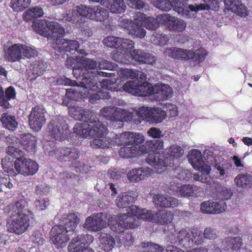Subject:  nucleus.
Masks as SVG:
<instances>
[{
	"instance_id": "obj_12",
	"label": "nucleus",
	"mask_w": 252,
	"mask_h": 252,
	"mask_svg": "<svg viewBox=\"0 0 252 252\" xmlns=\"http://www.w3.org/2000/svg\"><path fill=\"white\" fill-rule=\"evenodd\" d=\"M48 127L51 136L56 140L62 141L67 137L68 126L63 119L51 120Z\"/></svg>"
},
{
	"instance_id": "obj_16",
	"label": "nucleus",
	"mask_w": 252,
	"mask_h": 252,
	"mask_svg": "<svg viewBox=\"0 0 252 252\" xmlns=\"http://www.w3.org/2000/svg\"><path fill=\"white\" fill-rule=\"evenodd\" d=\"M205 3H201L199 5H194L193 4L189 5L187 0H184L183 3H179L180 7L176 8L178 11L181 13L183 16L186 17H190V12H197L199 10H208L212 9L213 10H216V8L219 7V3L217 5H213L211 2H205Z\"/></svg>"
},
{
	"instance_id": "obj_1",
	"label": "nucleus",
	"mask_w": 252,
	"mask_h": 252,
	"mask_svg": "<svg viewBox=\"0 0 252 252\" xmlns=\"http://www.w3.org/2000/svg\"><path fill=\"white\" fill-rule=\"evenodd\" d=\"M95 69H97L96 61L79 56L76 65L73 67V75L76 79L81 80L80 84L82 87L93 91H97L99 87L106 90L117 91L113 81L109 79H103L100 81L97 73L89 71Z\"/></svg>"
},
{
	"instance_id": "obj_22",
	"label": "nucleus",
	"mask_w": 252,
	"mask_h": 252,
	"mask_svg": "<svg viewBox=\"0 0 252 252\" xmlns=\"http://www.w3.org/2000/svg\"><path fill=\"white\" fill-rule=\"evenodd\" d=\"M125 110L120 108L106 107L100 110V114L107 119L113 122H119L120 125H123V122L126 121L125 118Z\"/></svg>"
},
{
	"instance_id": "obj_38",
	"label": "nucleus",
	"mask_w": 252,
	"mask_h": 252,
	"mask_svg": "<svg viewBox=\"0 0 252 252\" xmlns=\"http://www.w3.org/2000/svg\"><path fill=\"white\" fill-rule=\"evenodd\" d=\"M120 157L125 158H129L136 157L140 154V144H134L132 146H123L119 151Z\"/></svg>"
},
{
	"instance_id": "obj_55",
	"label": "nucleus",
	"mask_w": 252,
	"mask_h": 252,
	"mask_svg": "<svg viewBox=\"0 0 252 252\" xmlns=\"http://www.w3.org/2000/svg\"><path fill=\"white\" fill-rule=\"evenodd\" d=\"M7 154L19 161H24L25 159L24 152L18 148L8 146L6 149Z\"/></svg>"
},
{
	"instance_id": "obj_45",
	"label": "nucleus",
	"mask_w": 252,
	"mask_h": 252,
	"mask_svg": "<svg viewBox=\"0 0 252 252\" xmlns=\"http://www.w3.org/2000/svg\"><path fill=\"white\" fill-rule=\"evenodd\" d=\"M237 187L243 189L252 187V176L249 174H239L234 179Z\"/></svg>"
},
{
	"instance_id": "obj_2",
	"label": "nucleus",
	"mask_w": 252,
	"mask_h": 252,
	"mask_svg": "<svg viewBox=\"0 0 252 252\" xmlns=\"http://www.w3.org/2000/svg\"><path fill=\"white\" fill-rule=\"evenodd\" d=\"M3 213L10 218H16L7 221L8 231L17 235L25 232L30 225V220L34 219L33 213L28 207V202L24 199L13 201L5 206Z\"/></svg>"
},
{
	"instance_id": "obj_28",
	"label": "nucleus",
	"mask_w": 252,
	"mask_h": 252,
	"mask_svg": "<svg viewBox=\"0 0 252 252\" xmlns=\"http://www.w3.org/2000/svg\"><path fill=\"white\" fill-rule=\"evenodd\" d=\"M151 170L149 168H134L128 171L127 177L130 182L137 183L150 176Z\"/></svg>"
},
{
	"instance_id": "obj_14",
	"label": "nucleus",
	"mask_w": 252,
	"mask_h": 252,
	"mask_svg": "<svg viewBox=\"0 0 252 252\" xmlns=\"http://www.w3.org/2000/svg\"><path fill=\"white\" fill-rule=\"evenodd\" d=\"M28 118L31 128L38 131L46 123L45 111L39 106H35L32 107Z\"/></svg>"
},
{
	"instance_id": "obj_63",
	"label": "nucleus",
	"mask_w": 252,
	"mask_h": 252,
	"mask_svg": "<svg viewBox=\"0 0 252 252\" xmlns=\"http://www.w3.org/2000/svg\"><path fill=\"white\" fill-rule=\"evenodd\" d=\"M22 54L25 58L30 59L37 56L38 52L34 48V47L23 44Z\"/></svg>"
},
{
	"instance_id": "obj_27",
	"label": "nucleus",
	"mask_w": 252,
	"mask_h": 252,
	"mask_svg": "<svg viewBox=\"0 0 252 252\" xmlns=\"http://www.w3.org/2000/svg\"><path fill=\"white\" fill-rule=\"evenodd\" d=\"M200 164V165L195 167L194 169L200 171L201 173H197L194 174L193 179L207 185H210L211 183V179L209 174L211 170V166L208 163H206L204 160Z\"/></svg>"
},
{
	"instance_id": "obj_50",
	"label": "nucleus",
	"mask_w": 252,
	"mask_h": 252,
	"mask_svg": "<svg viewBox=\"0 0 252 252\" xmlns=\"http://www.w3.org/2000/svg\"><path fill=\"white\" fill-rule=\"evenodd\" d=\"M51 22L45 19L37 20L32 22V26L36 33L46 37L48 34L47 32L49 30V22Z\"/></svg>"
},
{
	"instance_id": "obj_60",
	"label": "nucleus",
	"mask_w": 252,
	"mask_h": 252,
	"mask_svg": "<svg viewBox=\"0 0 252 252\" xmlns=\"http://www.w3.org/2000/svg\"><path fill=\"white\" fill-rule=\"evenodd\" d=\"M120 37L115 36H108L104 38L103 41V44L112 48L118 49L120 44Z\"/></svg>"
},
{
	"instance_id": "obj_35",
	"label": "nucleus",
	"mask_w": 252,
	"mask_h": 252,
	"mask_svg": "<svg viewBox=\"0 0 252 252\" xmlns=\"http://www.w3.org/2000/svg\"><path fill=\"white\" fill-rule=\"evenodd\" d=\"M78 213H71L65 214L62 218V221L64 227L72 233L79 223L80 219Z\"/></svg>"
},
{
	"instance_id": "obj_21",
	"label": "nucleus",
	"mask_w": 252,
	"mask_h": 252,
	"mask_svg": "<svg viewBox=\"0 0 252 252\" xmlns=\"http://www.w3.org/2000/svg\"><path fill=\"white\" fill-rule=\"evenodd\" d=\"M227 208L226 204L223 201H214L208 200L203 201L200 204V210L205 214H218L224 211Z\"/></svg>"
},
{
	"instance_id": "obj_37",
	"label": "nucleus",
	"mask_w": 252,
	"mask_h": 252,
	"mask_svg": "<svg viewBox=\"0 0 252 252\" xmlns=\"http://www.w3.org/2000/svg\"><path fill=\"white\" fill-rule=\"evenodd\" d=\"M111 58L115 62L122 64H130L133 62L132 51L119 52L118 50H114L111 53Z\"/></svg>"
},
{
	"instance_id": "obj_40",
	"label": "nucleus",
	"mask_w": 252,
	"mask_h": 252,
	"mask_svg": "<svg viewBox=\"0 0 252 252\" xmlns=\"http://www.w3.org/2000/svg\"><path fill=\"white\" fill-rule=\"evenodd\" d=\"M188 50L177 47H171L167 48L165 53L172 59L182 61H189Z\"/></svg>"
},
{
	"instance_id": "obj_57",
	"label": "nucleus",
	"mask_w": 252,
	"mask_h": 252,
	"mask_svg": "<svg viewBox=\"0 0 252 252\" xmlns=\"http://www.w3.org/2000/svg\"><path fill=\"white\" fill-rule=\"evenodd\" d=\"M143 252H162L163 248L160 245L151 242H143L140 246Z\"/></svg>"
},
{
	"instance_id": "obj_53",
	"label": "nucleus",
	"mask_w": 252,
	"mask_h": 252,
	"mask_svg": "<svg viewBox=\"0 0 252 252\" xmlns=\"http://www.w3.org/2000/svg\"><path fill=\"white\" fill-rule=\"evenodd\" d=\"M203 160L201 153L198 150H192L189 155V161L194 168L200 165Z\"/></svg>"
},
{
	"instance_id": "obj_61",
	"label": "nucleus",
	"mask_w": 252,
	"mask_h": 252,
	"mask_svg": "<svg viewBox=\"0 0 252 252\" xmlns=\"http://www.w3.org/2000/svg\"><path fill=\"white\" fill-rule=\"evenodd\" d=\"M134 47V42L129 39L120 38V44L119 48L120 50L122 51H132Z\"/></svg>"
},
{
	"instance_id": "obj_17",
	"label": "nucleus",
	"mask_w": 252,
	"mask_h": 252,
	"mask_svg": "<svg viewBox=\"0 0 252 252\" xmlns=\"http://www.w3.org/2000/svg\"><path fill=\"white\" fill-rule=\"evenodd\" d=\"M116 145L118 146H132L134 144H140L144 140L143 136L139 133L126 131L120 135L114 136Z\"/></svg>"
},
{
	"instance_id": "obj_6",
	"label": "nucleus",
	"mask_w": 252,
	"mask_h": 252,
	"mask_svg": "<svg viewBox=\"0 0 252 252\" xmlns=\"http://www.w3.org/2000/svg\"><path fill=\"white\" fill-rule=\"evenodd\" d=\"M62 104L68 107L69 114L72 118L75 120L83 122V123H77L73 128V132L76 133L77 135H79V130L75 129L76 125L82 124L86 126L85 127L88 128L87 126H89V124L93 125L96 123V121L98 120L92 110L84 109L75 104L73 105L71 101L66 100V98H63Z\"/></svg>"
},
{
	"instance_id": "obj_34",
	"label": "nucleus",
	"mask_w": 252,
	"mask_h": 252,
	"mask_svg": "<svg viewBox=\"0 0 252 252\" xmlns=\"http://www.w3.org/2000/svg\"><path fill=\"white\" fill-rule=\"evenodd\" d=\"M163 155L159 152L150 153L146 158L147 162L155 168L162 169V167H167V162L164 160ZM166 162H167V161Z\"/></svg>"
},
{
	"instance_id": "obj_33",
	"label": "nucleus",
	"mask_w": 252,
	"mask_h": 252,
	"mask_svg": "<svg viewBox=\"0 0 252 252\" xmlns=\"http://www.w3.org/2000/svg\"><path fill=\"white\" fill-rule=\"evenodd\" d=\"M152 0L155 6L162 11H168L173 8L175 11L181 15V13L178 11L176 8L180 7L179 3H183L184 0H173L172 2L169 0Z\"/></svg>"
},
{
	"instance_id": "obj_24",
	"label": "nucleus",
	"mask_w": 252,
	"mask_h": 252,
	"mask_svg": "<svg viewBox=\"0 0 252 252\" xmlns=\"http://www.w3.org/2000/svg\"><path fill=\"white\" fill-rule=\"evenodd\" d=\"M76 88H71L66 90V93L63 98H66L69 101L71 100L79 101L83 98H86L89 95L88 90L89 88H86L82 87L79 82Z\"/></svg>"
},
{
	"instance_id": "obj_18",
	"label": "nucleus",
	"mask_w": 252,
	"mask_h": 252,
	"mask_svg": "<svg viewBox=\"0 0 252 252\" xmlns=\"http://www.w3.org/2000/svg\"><path fill=\"white\" fill-rule=\"evenodd\" d=\"M160 22L172 32H183L186 27V23L184 20L168 14L160 15Z\"/></svg>"
},
{
	"instance_id": "obj_32",
	"label": "nucleus",
	"mask_w": 252,
	"mask_h": 252,
	"mask_svg": "<svg viewBox=\"0 0 252 252\" xmlns=\"http://www.w3.org/2000/svg\"><path fill=\"white\" fill-rule=\"evenodd\" d=\"M163 149V142L162 140H153L147 141L145 144H140V154H147L149 152H159Z\"/></svg>"
},
{
	"instance_id": "obj_49",
	"label": "nucleus",
	"mask_w": 252,
	"mask_h": 252,
	"mask_svg": "<svg viewBox=\"0 0 252 252\" xmlns=\"http://www.w3.org/2000/svg\"><path fill=\"white\" fill-rule=\"evenodd\" d=\"M0 121L3 127L9 130L14 131L18 126V123L16 121L15 117L7 113L2 114Z\"/></svg>"
},
{
	"instance_id": "obj_39",
	"label": "nucleus",
	"mask_w": 252,
	"mask_h": 252,
	"mask_svg": "<svg viewBox=\"0 0 252 252\" xmlns=\"http://www.w3.org/2000/svg\"><path fill=\"white\" fill-rule=\"evenodd\" d=\"M65 33L64 29L57 22L51 21L49 22V30L46 37H50L53 39H59L63 36Z\"/></svg>"
},
{
	"instance_id": "obj_23",
	"label": "nucleus",
	"mask_w": 252,
	"mask_h": 252,
	"mask_svg": "<svg viewBox=\"0 0 252 252\" xmlns=\"http://www.w3.org/2000/svg\"><path fill=\"white\" fill-rule=\"evenodd\" d=\"M184 150L176 144H173L166 150L167 155L163 157L164 160L167 162V167H173L178 164L179 158L184 155ZM166 163V162H165Z\"/></svg>"
},
{
	"instance_id": "obj_8",
	"label": "nucleus",
	"mask_w": 252,
	"mask_h": 252,
	"mask_svg": "<svg viewBox=\"0 0 252 252\" xmlns=\"http://www.w3.org/2000/svg\"><path fill=\"white\" fill-rule=\"evenodd\" d=\"M177 238L179 244L185 249L200 245L204 242L202 231L194 226L182 229L178 233Z\"/></svg>"
},
{
	"instance_id": "obj_54",
	"label": "nucleus",
	"mask_w": 252,
	"mask_h": 252,
	"mask_svg": "<svg viewBox=\"0 0 252 252\" xmlns=\"http://www.w3.org/2000/svg\"><path fill=\"white\" fill-rule=\"evenodd\" d=\"M46 66L42 61H35L32 65L31 80H35L42 76L45 71Z\"/></svg>"
},
{
	"instance_id": "obj_11",
	"label": "nucleus",
	"mask_w": 252,
	"mask_h": 252,
	"mask_svg": "<svg viewBox=\"0 0 252 252\" xmlns=\"http://www.w3.org/2000/svg\"><path fill=\"white\" fill-rule=\"evenodd\" d=\"M94 237L89 234H81L72 239L70 242L68 249L69 252H94L88 247L93 241Z\"/></svg>"
},
{
	"instance_id": "obj_59",
	"label": "nucleus",
	"mask_w": 252,
	"mask_h": 252,
	"mask_svg": "<svg viewBox=\"0 0 252 252\" xmlns=\"http://www.w3.org/2000/svg\"><path fill=\"white\" fill-rule=\"evenodd\" d=\"M139 82L134 81H128L122 87L123 91L126 93L137 95Z\"/></svg>"
},
{
	"instance_id": "obj_42",
	"label": "nucleus",
	"mask_w": 252,
	"mask_h": 252,
	"mask_svg": "<svg viewBox=\"0 0 252 252\" xmlns=\"http://www.w3.org/2000/svg\"><path fill=\"white\" fill-rule=\"evenodd\" d=\"M188 54L189 61H193L196 64H199L205 60L208 52L205 48L200 47L195 51L189 50Z\"/></svg>"
},
{
	"instance_id": "obj_56",
	"label": "nucleus",
	"mask_w": 252,
	"mask_h": 252,
	"mask_svg": "<svg viewBox=\"0 0 252 252\" xmlns=\"http://www.w3.org/2000/svg\"><path fill=\"white\" fill-rule=\"evenodd\" d=\"M31 0H11V7L14 11H23L29 7Z\"/></svg>"
},
{
	"instance_id": "obj_30",
	"label": "nucleus",
	"mask_w": 252,
	"mask_h": 252,
	"mask_svg": "<svg viewBox=\"0 0 252 252\" xmlns=\"http://www.w3.org/2000/svg\"><path fill=\"white\" fill-rule=\"evenodd\" d=\"M224 3L227 9L238 15L246 17L248 15L247 7L240 0H224Z\"/></svg>"
},
{
	"instance_id": "obj_52",
	"label": "nucleus",
	"mask_w": 252,
	"mask_h": 252,
	"mask_svg": "<svg viewBox=\"0 0 252 252\" xmlns=\"http://www.w3.org/2000/svg\"><path fill=\"white\" fill-rule=\"evenodd\" d=\"M154 86L147 81L139 83L138 84L137 94L136 96H149L153 93Z\"/></svg>"
},
{
	"instance_id": "obj_31",
	"label": "nucleus",
	"mask_w": 252,
	"mask_h": 252,
	"mask_svg": "<svg viewBox=\"0 0 252 252\" xmlns=\"http://www.w3.org/2000/svg\"><path fill=\"white\" fill-rule=\"evenodd\" d=\"M172 89L167 84H162L155 85L152 95L156 100L161 101L167 99L172 93Z\"/></svg>"
},
{
	"instance_id": "obj_10",
	"label": "nucleus",
	"mask_w": 252,
	"mask_h": 252,
	"mask_svg": "<svg viewBox=\"0 0 252 252\" xmlns=\"http://www.w3.org/2000/svg\"><path fill=\"white\" fill-rule=\"evenodd\" d=\"M127 214L123 215L113 225L114 230L118 233L124 232L125 229H132L137 227L140 225L139 220L137 219L141 209L136 206L130 205Z\"/></svg>"
},
{
	"instance_id": "obj_20",
	"label": "nucleus",
	"mask_w": 252,
	"mask_h": 252,
	"mask_svg": "<svg viewBox=\"0 0 252 252\" xmlns=\"http://www.w3.org/2000/svg\"><path fill=\"white\" fill-rule=\"evenodd\" d=\"M23 44H14L10 46L3 45L4 58L10 63L19 62L22 59Z\"/></svg>"
},
{
	"instance_id": "obj_51",
	"label": "nucleus",
	"mask_w": 252,
	"mask_h": 252,
	"mask_svg": "<svg viewBox=\"0 0 252 252\" xmlns=\"http://www.w3.org/2000/svg\"><path fill=\"white\" fill-rule=\"evenodd\" d=\"M99 240L100 242V246L104 251L108 252L112 250L115 245V239L110 234L102 233L100 235Z\"/></svg>"
},
{
	"instance_id": "obj_29",
	"label": "nucleus",
	"mask_w": 252,
	"mask_h": 252,
	"mask_svg": "<svg viewBox=\"0 0 252 252\" xmlns=\"http://www.w3.org/2000/svg\"><path fill=\"white\" fill-rule=\"evenodd\" d=\"M154 202L161 208H174L178 206V200L169 195L156 194L153 197Z\"/></svg>"
},
{
	"instance_id": "obj_43",
	"label": "nucleus",
	"mask_w": 252,
	"mask_h": 252,
	"mask_svg": "<svg viewBox=\"0 0 252 252\" xmlns=\"http://www.w3.org/2000/svg\"><path fill=\"white\" fill-rule=\"evenodd\" d=\"M198 188L193 185H179L177 186V192L181 196L189 197L196 196Z\"/></svg>"
},
{
	"instance_id": "obj_62",
	"label": "nucleus",
	"mask_w": 252,
	"mask_h": 252,
	"mask_svg": "<svg viewBox=\"0 0 252 252\" xmlns=\"http://www.w3.org/2000/svg\"><path fill=\"white\" fill-rule=\"evenodd\" d=\"M111 95L108 92H103L97 91L96 93L91 94L89 97V102L91 103H96L100 99L109 98Z\"/></svg>"
},
{
	"instance_id": "obj_9",
	"label": "nucleus",
	"mask_w": 252,
	"mask_h": 252,
	"mask_svg": "<svg viewBox=\"0 0 252 252\" xmlns=\"http://www.w3.org/2000/svg\"><path fill=\"white\" fill-rule=\"evenodd\" d=\"M138 120L130 118L136 124H140L142 121H146L152 124H158L163 121L166 117V112L159 107L141 106L136 111Z\"/></svg>"
},
{
	"instance_id": "obj_36",
	"label": "nucleus",
	"mask_w": 252,
	"mask_h": 252,
	"mask_svg": "<svg viewBox=\"0 0 252 252\" xmlns=\"http://www.w3.org/2000/svg\"><path fill=\"white\" fill-rule=\"evenodd\" d=\"M102 5L107 7L113 13H123L126 8L124 0H103Z\"/></svg>"
},
{
	"instance_id": "obj_41",
	"label": "nucleus",
	"mask_w": 252,
	"mask_h": 252,
	"mask_svg": "<svg viewBox=\"0 0 252 252\" xmlns=\"http://www.w3.org/2000/svg\"><path fill=\"white\" fill-rule=\"evenodd\" d=\"M21 142L25 149L28 152H34L37 140L34 136L30 133L20 135Z\"/></svg>"
},
{
	"instance_id": "obj_15",
	"label": "nucleus",
	"mask_w": 252,
	"mask_h": 252,
	"mask_svg": "<svg viewBox=\"0 0 252 252\" xmlns=\"http://www.w3.org/2000/svg\"><path fill=\"white\" fill-rule=\"evenodd\" d=\"M106 220V215L104 213L94 214L86 219L84 227L88 231L97 232L105 227Z\"/></svg>"
},
{
	"instance_id": "obj_13",
	"label": "nucleus",
	"mask_w": 252,
	"mask_h": 252,
	"mask_svg": "<svg viewBox=\"0 0 252 252\" xmlns=\"http://www.w3.org/2000/svg\"><path fill=\"white\" fill-rule=\"evenodd\" d=\"M70 231L63 225H54L51 231V238L53 243L58 247L63 248L66 246L69 240Z\"/></svg>"
},
{
	"instance_id": "obj_26",
	"label": "nucleus",
	"mask_w": 252,
	"mask_h": 252,
	"mask_svg": "<svg viewBox=\"0 0 252 252\" xmlns=\"http://www.w3.org/2000/svg\"><path fill=\"white\" fill-rule=\"evenodd\" d=\"M133 62L139 64H148L154 65L157 61V58L151 54L139 49L132 50Z\"/></svg>"
},
{
	"instance_id": "obj_4",
	"label": "nucleus",
	"mask_w": 252,
	"mask_h": 252,
	"mask_svg": "<svg viewBox=\"0 0 252 252\" xmlns=\"http://www.w3.org/2000/svg\"><path fill=\"white\" fill-rule=\"evenodd\" d=\"M85 125L79 124L76 126L75 129L79 130V135L83 137H87L89 136L94 139L91 141V145L95 148H111L116 145L114 137L110 138L105 136L107 132V127L105 125L100 122L99 120L93 125L89 124L87 126Z\"/></svg>"
},
{
	"instance_id": "obj_25",
	"label": "nucleus",
	"mask_w": 252,
	"mask_h": 252,
	"mask_svg": "<svg viewBox=\"0 0 252 252\" xmlns=\"http://www.w3.org/2000/svg\"><path fill=\"white\" fill-rule=\"evenodd\" d=\"M1 166L4 171L9 176H16L21 174V165L16 161H13L9 156H6L1 159Z\"/></svg>"
},
{
	"instance_id": "obj_3",
	"label": "nucleus",
	"mask_w": 252,
	"mask_h": 252,
	"mask_svg": "<svg viewBox=\"0 0 252 252\" xmlns=\"http://www.w3.org/2000/svg\"><path fill=\"white\" fill-rule=\"evenodd\" d=\"M64 17L68 22L81 26L87 19L103 22L108 18L109 12L105 8L99 5L80 4L66 10Z\"/></svg>"
},
{
	"instance_id": "obj_5",
	"label": "nucleus",
	"mask_w": 252,
	"mask_h": 252,
	"mask_svg": "<svg viewBox=\"0 0 252 252\" xmlns=\"http://www.w3.org/2000/svg\"><path fill=\"white\" fill-rule=\"evenodd\" d=\"M134 21L135 22L128 19H123L121 25L129 34L136 37L143 38L146 35V31L141 25L146 29L152 30H156L159 25L156 18L147 17L144 13L140 12L135 14Z\"/></svg>"
},
{
	"instance_id": "obj_48",
	"label": "nucleus",
	"mask_w": 252,
	"mask_h": 252,
	"mask_svg": "<svg viewBox=\"0 0 252 252\" xmlns=\"http://www.w3.org/2000/svg\"><path fill=\"white\" fill-rule=\"evenodd\" d=\"M21 174L24 176L33 175L38 169V164L32 159H26L25 163L22 162Z\"/></svg>"
},
{
	"instance_id": "obj_64",
	"label": "nucleus",
	"mask_w": 252,
	"mask_h": 252,
	"mask_svg": "<svg viewBox=\"0 0 252 252\" xmlns=\"http://www.w3.org/2000/svg\"><path fill=\"white\" fill-rule=\"evenodd\" d=\"M135 71L136 70L135 69L123 68L120 69L119 73L120 76L123 78L133 79L135 78Z\"/></svg>"
},
{
	"instance_id": "obj_19",
	"label": "nucleus",
	"mask_w": 252,
	"mask_h": 252,
	"mask_svg": "<svg viewBox=\"0 0 252 252\" xmlns=\"http://www.w3.org/2000/svg\"><path fill=\"white\" fill-rule=\"evenodd\" d=\"M55 156L61 161H73L77 159L80 155L79 149L75 147H62L55 151Z\"/></svg>"
},
{
	"instance_id": "obj_47",
	"label": "nucleus",
	"mask_w": 252,
	"mask_h": 252,
	"mask_svg": "<svg viewBox=\"0 0 252 252\" xmlns=\"http://www.w3.org/2000/svg\"><path fill=\"white\" fill-rule=\"evenodd\" d=\"M44 12L42 8L39 6H35L28 9L25 12L24 19L27 22H32L37 21L38 18L43 16Z\"/></svg>"
},
{
	"instance_id": "obj_7",
	"label": "nucleus",
	"mask_w": 252,
	"mask_h": 252,
	"mask_svg": "<svg viewBox=\"0 0 252 252\" xmlns=\"http://www.w3.org/2000/svg\"><path fill=\"white\" fill-rule=\"evenodd\" d=\"M79 42L75 40L64 38L57 41L53 47L54 49L53 57L59 60L65 59L66 56H68L67 52L74 55L76 58L79 55H86L84 49L79 50Z\"/></svg>"
},
{
	"instance_id": "obj_46",
	"label": "nucleus",
	"mask_w": 252,
	"mask_h": 252,
	"mask_svg": "<svg viewBox=\"0 0 252 252\" xmlns=\"http://www.w3.org/2000/svg\"><path fill=\"white\" fill-rule=\"evenodd\" d=\"M134 196L127 194L126 192L119 194L116 199V205L119 208H126L135 201Z\"/></svg>"
},
{
	"instance_id": "obj_58",
	"label": "nucleus",
	"mask_w": 252,
	"mask_h": 252,
	"mask_svg": "<svg viewBox=\"0 0 252 252\" xmlns=\"http://www.w3.org/2000/svg\"><path fill=\"white\" fill-rule=\"evenodd\" d=\"M227 246L225 249L226 250L232 249L234 251L237 250L242 246V239L240 237H235L233 238H228L225 242Z\"/></svg>"
},
{
	"instance_id": "obj_44",
	"label": "nucleus",
	"mask_w": 252,
	"mask_h": 252,
	"mask_svg": "<svg viewBox=\"0 0 252 252\" xmlns=\"http://www.w3.org/2000/svg\"><path fill=\"white\" fill-rule=\"evenodd\" d=\"M173 219V214L167 210H161L154 215L153 220L160 224L171 222Z\"/></svg>"
}]
</instances>
